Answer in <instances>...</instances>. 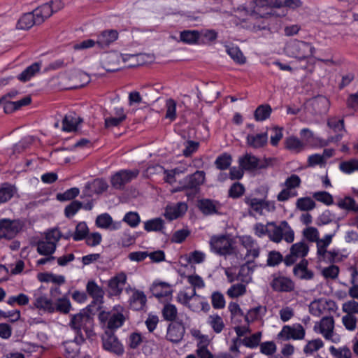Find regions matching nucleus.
Listing matches in <instances>:
<instances>
[{"label": "nucleus", "instance_id": "f257e3e1", "mask_svg": "<svg viewBox=\"0 0 358 358\" xmlns=\"http://www.w3.org/2000/svg\"><path fill=\"white\" fill-rule=\"evenodd\" d=\"M63 7L64 3L61 0H52L45 3L37 7L32 12L23 14L17 20L16 29L27 30L34 24H41L53 13L61 10Z\"/></svg>", "mask_w": 358, "mask_h": 358}, {"label": "nucleus", "instance_id": "f03ea898", "mask_svg": "<svg viewBox=\"0 0 358 358\" xmlns=\"http://www.w3.org/2000/svg\"><path fill=\"white\" fill-rule=\"evenodd\" d=\"M254 12L264 18L273 15V8L286 6L294 9L301 6L300 0H254Z\"/></svg>", "mask_w": 358, "mask_h": 358}, {"label": "nucleus", "instance_id": "7ed1b4c3", "mask_svg": "<svg viewBox=\"0 0 358 358\" xmlns=\"http://www.w3.org/2000/svg\"><path fill=\"white\" fill-rule=\"evenodd\" d=\"M268 238L275 243L284 240L287 243H291L294 240V232L289 223L284 220L278 224L275 222H269Z\"/></svg>", "mask_w": 358, "mask_h": 358}, {"label": "nucleus", "instance_id": "20e7f679", "mask_svg": "<svg viewBox=\"0 0 358 358\" xmlns=\"http://www.w3.org/2000/svg\"><path fill=\"white\" fill-rule=\"evenodd\" d=\"M93 315L92 305H89L79 313L71 315L69 325L78 334L81 329L88 332L93 326Z\"/></svg>", "mask_w": 358, "mask_h": 358}, {"label": "nucleus", "instance_id": "39448f33", "mask_svg": "<svg viewBox=\"0 0 358 358\" xmlns=\"http://www.w3.org/2000/svg\"><path fill=\"white\" fill-rule=\"evenodd\" d=\"M62 237V233L57 228L48 230L45 238L37 243V252L44 256L52 255L57 248V243Z\"/></svg>", "mask_w": 358, "mask_h": 358}, {"label": "nucleus", "instance_id": "423d86ee", "mask_svg": "<svg viewBox=\"0 0 358 358\" xmlns=\"http://www.w3.org/2000/svg\"><path fill=\"white\" fill-rule=\"evenodd\" d=\"M315 50L310 43L299 40L290 41L285 47V51L289 57L301 60L313 56Z\"/></svg>", "mask_w": 358, "mask_h": 358}, {"label": "nucleus", "instance_id": "0eeeda50", "mask_svg": "<svg viewBox=\"0 0 358 358\" xmlns=\"http://www.w3.org/2000/svg\"><path fill=\"white\" fill-rule=\"evenodd\" d=\"M123 310L124 308L119 306L114 312H100L98 317L100 322L106 325L108 329H116L121 327L125 321V317L122 313Z\"/></svg>", "mask_w": 358, "mask_h": 358}, {"label": "nucleus", "instance_id": "6e6552de", "mask_svg": "<svg viewBox=\"0 0 358 358\" xmlns=\"http://www.w3.org/2000/svg\"><path fill=\"white\" fill-rule=\"evenodd\" d=\"M139 173V170L136 169L120 170L111 177V185L116 189H123L125 185L138 177Z\"/></svg>", "mask_w": 358, "mask_h": 358}, {"label": "nucleus", "instance_id": "1a4fd4ad", "mask_svg": "<svg viewBox=\"0 0 358 358\" xmlns=\"http://www.w3.org/2000/svg\"><path fill=\"white\" fill-rule=\"evenodd\" d=\"M209 243L211 250L219 255L225 256L233 253L231 243L225 235L212 236Z\"/></svg>", "mask_w": 358, "mask_h": 358}, {"label": "nucleus", "instance_id": "9d476101", "mask_svg": "<svg viewBox=\"0 0 358 358\" xmlns=\"http://www.w3.org/2000/svg\"><path fill=\"white\" fill-rule=\"evenodd\" d=\"M205 180V173L203 171H196L193 174H190L185 177L179 181V187L177 191H183L186 189H192L196 192L201 185Z\"/></svg>", "mask_w": 358, "mask_h": 358}, {"label": "nucleus", "instance_id": "9b49d317", "mask_svg": "<svg viewBox=\"0 0 358 358\" xmlns=\"http://www.w3.org/2000/svg\"><path fill=\"white\" fill-rule=\"evenodd\" d=\"M309 251L308 245L304 241L296 243L290 247L289 253L285 257L286 266L294 265L299 259H304Z\"/></svg>", "mask_w": 358, "mask_h": 358}, {"label": "nucleus", "instance_id": "f8f14e48", "mask_svg": "<svg viewBox=\"0 0 358 358\" xmlns=\"http://www.w3.org/2000/svg\"><path fill=\"white\" fill-rule=\"evenodd\" d=\"M102 341L103 348L105 350L117 356L123 355L124 352V346L113 333L106 331L102 337Z\"/></svg>", "mask_w": 358, "mask_h": 358}, {"label": "nucleus", "instance_id": "ddd939ff", "mask_svg": "<svg viewBox=\"0 0 358 358\" xmlns=\"http://www.w3.org/2000/svg\"><path fill=\"white\" fill-rule=\"evenodd\" d=\"M305 329L300 324H294L292 326L285 325L278 334L279 338H282L284 341L301 340L305 337Z\"/></svg>", "mask_w": 358, "mask_h": 358}, {"label": "nucleus", "instance_id": "4468645a", "mask_svg": "<svg viewBox=\"0 0 358 358\" xmlns=\"http://www.w3.org/2000/svg\"><path fill=\"white\" fill-rule=\"evenodd\" d=\"M21 229L22 226L18 221L2 219L0 220V238L11 239Z\"/></svg>", "mask_w": 358, "mask_h": 358}, {"label": "nucleus", "instance_id": "2eb2a0df", "mask_svg": "<svg viewBox=\"0 0 358 358\" xmlns=\"http://www.w3.org/2000/svg\"><path fill=\"white\" fill-rule=\"evenodd\" d=\"M86 292L90 297L92 298V301L90 305L92 307L94 305L97 306V310L101 308L103 303V298L105 292L101 287L93 280H89L86 285Z\"/></svg>", "mask_w": 358, "mask_h": 358}, {"label": "nucleus", "instance_id": "dca6fc26", "mask_svg": "<svg viewBox=\"0 0 358 358\" xmlns=\"http://www.w3.org/2000/svg\"><path fill=\"white\" fill-rule=\"evenodd\" d=\"M239 166L245 171H254L256 169H263L266 167V164L262 163L257 157L250 154L246 153L238 159Z\"/></svg>", "mask_w": 358, "mask_h": 358}, {"label": "nucleus", "instance_id": "f3484780", "mask_svg": "<svg viewBox=\"0 0 358 358\" xmlns=\"http://www.w3.org/2000/svg\"><path fill=\"white\" fill-rule=\"evenodd\" d=\"M198 208L206 216L221 214L222 204L216 200L202 199L198 201Z\"/></svg>", "mask_w": 358, "mask_h": 358}, {"label": "nucleus", "instance_id": "a211bd4d", "mask_svg": "<svg viewBox=\"0 0 358 358\" xmlns=\"http://www.w3.org/2000/svg\"><path fill=\"white\" fill-rule=\"evenodd\" d=\"M270 285L274 291L280 292H290L295 287L294 282L285 276H274Z\"/></svg>", "mask_w": 358, "mask_h": 358}, {"label": "nucleus", "instance_id": "6ab92c4d", "mask_svg": "<svg viewBox=\"0 0 358 358\" xmlns=\"http://www.w3.org/2000/svg\"><path fill=\"white\" fill-rule=\"evenodd\" d=\"M126 282L127 275L124 273H117L111 278L108 282L110 294L115 296L120 295Z\"/></svg>", "mask_w": 358, "mask_h": 358}, {"label": "nucleus", "instance_id": "aec40b11", "mask_svg": "<svg viewBox=\"0 0 358 358\" xmlns=\"http://www.w3.org/2000/svg\"><path fill=\"white\" fill-rule=\"evenodd\" d=\"M328 127L334 132L338 133L334 136L330 137L327 141H323L322 146H326L329 142H338L343 137V131H345L343 120H338L336 118H331L327 122Z\"/></svg>", "mask_w": 358, "mask_h": 358}, {"label": "nucleus", "instance_id": "412c9836", "mask_svg": "<svg viewBox=\"0 0 358 358\" xmlns=\"http://www.w3.org/2000/svg\"><path fill=\"white\" fill-rule=\"evenodd\" d=\"M242 245L246 249L245 259L252 260L259 256L260 247L258 243L251 236H243L242 238Z\"/></svg>", "mask_w": 358, "mask_h": 358}, {"label": "nucleus", "instance_id": "4be33fe9", "mask_svg": "<svg viewBox=\"0 0 358 358\" xmlns=\"http://www.w3.org/2000/svg\"><path fill=\"white\" fill-rule=\"evenodd\" d=\"M132 294L129 298V302L130 308L134 310H141L144 308L147 303V297L143 291L131 289Z\"/></svg>", "mask_w": 358, "mask_h": 358}, {"label": "nucleus", "instance_id": "5701e85b", "mask_svg": "<svg viewBox=\"0 0 358 358\" xmlns=\"http://www.w3.org/2000/svg\"><path fill=\"white\" fill-rule=\"evenodd\" d=\"M268 133L250 134L246 137L247 145L254 149L264 148L268 143Z\"/></svg>", "mask_w": 358, "mask_h": 358}, {"label": "nucleus", "instance_id": "b1692460", "mask_svg": "<svg viewBox=\"0 0 358 358\" xmlns=\"http://www.w3.org/2000/svg\"><path fill=\"white\" fill-rule=\"evenodd\" d=\"M117 38L118 32L116 30L108 29L103 31L97 36L96 42L100 48H106L115 42Z\"/></svg>", "mask_w": 358, "mask_h": 358}, {"label": "nucleus", "instance_id": "393cba45", "mask_svg": "<svg viewBox=\"0 0 358 358\" xmlns=\"http://www.w3.org/2000/svg\"><path fill=\"white\" fill-rule=\"evenodd\" d=\"M185 331L186 327L170 323L167 327L166 338L171 343H178L182 340Z\"/></svg>", "mask_w": 358, "mask_h": 358}, {"label": "nucleus", "instance_id": "a878e982", "mask_svg": "<svg viewBox=\"0 0 358 358\" xmlns=\"http://www.w3.org/2000/svg\"><path fill=\"white\" fill-rule=\"evenodd\" d=\"M108 188L107 182L100 178L94 179L92 182L86 183L85 187V194L92 196L94 194H99L106 191Z\"/></svg>", "mask_w": 358, "mask_h": 358}, {"label": "nucleus", "instance_id": "bb28decb", "mask_svg": "<svg viewBox=\"0 0 358 358\" xmlns=\"http://www.w3.org/2000/svg\"><path fill=\"white\" fill-rule=\"evenodd\" d=\"M308 262L306 259H301L293 268L294 275L301 280H311L314 277V273L308 269Z\"/></svg>", "mask_w": 358, "mask_h": 358}, {"label": "nucleus", "instance_id": "cd10ccee", "mask_svg": "<svg viewBox=\"0 0 358 358\" xmlns=\"http://www.w3.org/2000/svg\"><path fill=\"white\" fill-rule=\"evenodd\" d=\"M150 292L156 298L162 299L171 295L173 290L169 284L164 282H160L153 283L150 287Z\"/></svg>", "mask_w": 358, "mask_h": 358}, {"label": "nucleus", "instance_id": "c85d7f7f", "mask_svg": "<svg viewBox=\"0 0 358 358\" xmlns=\"http://www.w3.org/2000/svg\"><path fill=\"white\" fill-rule=\"evenodd\" d=\"M83 120L74 113L66 114L62 120V130L67 132L77 130Z\"/></svg>", "mask_w": 358, "mask_h": 358}, {"label": "nucleus", "instance_id": "c756f323", "mask_svg": "<svg viewBox=\"0 0 358 358\" xmlns=\"http://www.w3.org/2000/svg\"><path fill=\"white\" fill-rule=\"evenodd\" d=\"M252 260L248 259L247 262L241 266L237 273V280L243 283H249L252 280V275L254 269L251 266Z\"/></svg>", "mask_w": 358, "mask_h": 358}, {"label": "nucleus", "instance_id": "7c9ffc66", "mask_svg": "<svg viewBox=\"0 0 358 358\" xmlns=\"http://www.w3.org/2000/svg\"><path fill=\"white\" fill-rule=\"evenodd\" d=\"M320 333L329 340L333 336L334 329V320L333 317H324L320 322Z\"/></svg>", "mask_w": 358, "mask_h": 358}, {"label": "nucleus", "instance_id": "2f4dec72", "mask_svg": "<svg viewBox=\"0 0 358 358\" xmlns=\"http://www.w3.org/2000/svg\"><path fill=\"white\" fill-rule=\"evenodd\" d=\"M187 210V205L184 202H180L173 207L167 208L165 215L170 220H175L184 215Z\"/></svg>", "mask_w": 358, "mask_h": 358}, {"label": "nucleus", "instance_id": "473e14b6", "mask_svg": "<svg viewBox=\"0 0 358 358\" xmlns=\"http://www.w3.org/2000/svg\"><path fill=\"white\" fill-rule=\"evenodd\" d=\"M41 69V64L35 62L27 66L21 73L17 76V79L21 82H27L38 73Z\"/></svg>", "mask_w": 358, "mask_h": 358}, {"label": "nucleus", "instance_id": "72a5a7b5", "mask_svg": "<svg viewBox=\"0 0 358 358\" xmlns=\"http://www.w3.org/2000/svg\"><path fill=\"white\" fill-rule=\"evenodd\" d=\"M206 322L216 334L221 333L225 327L222 317L218 314L210 315Z\"/></svg>", "mask_w": 358, "mask_h": 358}, {"label": "nucleus", "instance_id": "f704fd0d", "mask_svg": "<svg viewBox=\"0 0 358 358\" xmlns=\"http://www.w3.org/2000/svg\"><path fill=\"white\" fill-rule=\"evenodd\" d=\"M164 229V221L160 217L153 218L144 222V229L148 232L162 231Z\"/></svg>", "mask_w": 358, "mask_h": 358}, {"label": "nucleus", "instance_id": "c9c22d12", "mask_svg": "<svg viewBox=\"0 0 358 358\" xmlns=\"http://www.w3.org/2000/svg\"><path fill=\"white\" fill-rule=\"evenodd\" d=\"M272 112V108L268 104L259 106L254 113L255 120L257 122H262L268 119Z\"/></svg>", "mask_w": 358, "mask_h": 358}, {"label": "nucleus", "instance_id": "e433bc0d", "mask_svg": "<svg viewBox=\"0 0 358 358\" xmlns=\"http://www.w3.org/2000/svg\"><path fill=\"white\" fill-rule=\"evenodd\" d=\"M41 282H52L60 285L65 282V278L62 275H55L52 273H42L38 276Z\"/></svg>", "mask_w": 358, "mask_h": 358}, {"label": "nucleus", "instance_id": "4c0bfd02", "mask_svg": "<svg viewBox=\"0 0 358 358\" xmlns=\"http://www.w3.org/2000/svg\"><path fill=\"white\" fill-rule=\"evenodd\" d=\"M285 148L292 152L299 153L304 149L305 145L298 138L290 136L285 140Z\"/></svg>", "mask_w": 358, "mask_h": 358}, {"label": "nucleus", "instance_id": "58836bf2", "mask_svg": "<svg viewBox=\"0 0 358 358\" xmlns=\"http://www.w3.org/2000/svg\"><path fill=\"white\" fill-rule=\"evenodd\" d=\"M200 38V34L196 30H184L180 32V39L187 44L196 43Z\"/></svg>", "mask_w": 358, "mask_h": 358}, {"label": "nucleus", "instance_id": "ea45409f", "mask_svg": "<svg viewBox=\"0 0 358 358\" xmlns=\"http://www.w3.org/2000/svg\"><path fill=\"white\" fill-rule=\"evenodd\" d=\"M311 103L316 112L318 113L325 112L327 110L329 106V101L328 99L321 95L314 97L312 99Z\"/></svg>", "mask_w": 358, "mask_h": 358}, {"label": "nucleus", "instance_id": "a19ab883", "mask_svg": "<svg viewBox=\"0 0 358 358\" xmlns=\"http://www.w3.org/2000/svg\"><path fill=\"white\" fill-rule=\"evenodd\" d=\"M34 306L38 309L46 310L49 313L55 312V306L52 301L43 296L36 299Z\"/></svg>", "mask_w": 358, "mask_h": 358}, {"label": "nucleus", "instance_id": "79ce46f5", "mask_svg": "<svg viewBox=\"0 0 358 358\" xmlns=\"http://www.w3.org/2000/svg\"><path fill=\"white\" fill-rule=\"evenodd\" d=\"M226 51L230 57L236 63L239 64H245L246 62L245 57L243 56L242 52L237 46H227Z\"/></svg>", "mask_w": 358, "mask_h": 358}, {"label": "nucleus", "instance_id": "37998d69", "mask_svg": "<svg viewBox=\"0 0 358 358\" xmlns=\"http://www.w3.org/2000/svg\"><path fill=\"white\" fill-rule=\"evenodd\" d=\"M162 313L165 320L173 322L176 320L178 315V310L176 306L171 303H167L164 305Z\"/></svg>", "mask_w": 358, "mask_h": 358}, {"label": "nucleus", "instance_id": "c03bdc74", "mask_svg": "<svg viewBox=\"0 0 358 358\" xmlns=\"http://www.w3.org/2000/svg\"><path fill=\"white\" fill-rule=\"evenodd\" d=\"M339 169L344 173L351 174L358 171V159H351L348 161L342 162L339 164Z\"/></svg>", "mask_w": 358, "mask_h": 358}, {"label": "nucleus", "instance_id": "a18cd8bd", "mask_svg": "<svg viewBox=\"0 0 358 358\" xmlns=\"http://www.w3.org/2000/svg\"><path fill=\"white\" fill-rule=\"evenodd\" d=\"M296 206L301 211H309L315 208V203L310 197H301L296 200Z\"/></svg>", "mask_w": 358, "mask_h": 358}, {"label": "nucleus", "instance_id": "49530a36", "mask_svg": "<svg viewBox=\"0 0 358 358\" xmlns=\"http://www.w3.org/2000/svg\"><path fill=\"white\" fill-rule=\"evenodd\" d=\"M285 263V257L282 255L276 250H271L268 254L266 265L271 267L278 266L281 262Z\"/></svg>", "mask_w": 358, "mask_h": 358}, {"label": "nucleus", "instance_id": "de8ad7c7", "mask_svg": "<svg viewBox=\"0 0 358 358\" xmlns=\"http://www.w3.org/2000/svg\"><path fill=\"white\" fill-rule=\"evenodd\" d=\"M245 203L255 212L262 215L263 213V199L252 197H245Z\"/></svg>", "mask_w": 358, "mask_h": 358}, {"label": "nucleus", "instance_id": "09e8293b", "mask_svg": "<svg viewBox=\"0 0 358 358\" xmlns=\"http://www.w3.org/2000/svg\"><path fill=\"white\" fill-rule=\"evenodd\" d=\"M210 299L212 306L214 309H222L225 307V299L224 295L220 292H213L211 294Z\"/></svg>", "mask_w": 358, "mask_h": 358}, {"label": "nucleus", "instance_id": "8fccbe9b", "mask_svg": "<svg viewBox=\"0 0 358 358\" xmlns=\"http://www.w3.org/2000/svg\"><path fill=\"white\" fill-rule=\"evenodd\" d=\"M13 194L14 187L8 183H4L0 187V203L7 202L13 197Z\"/></svg>", "mask_w": 358, "mask_h": 358}, {"label": "nucleus", "instance_id": "3c124183", "mask_svg": "<svg viewBox=\"0 0 358 358\" xmlns=\"http://www.w3.org/2000/svg\"><path fill=\"white\" fill-rule=\"evenodd\" d=\"M88 227L85 222H79L76 227V231L73 235V238L76 241L83 240L88 234Z\"/></svg>", "mask_w": 358, "mask_h": 358}, {"label": "nucleus", "instance_id": "603ef678", "mask_svg": "<svg viewBox=\"0 0 358 358\" xmlns=\"http://www.w3.org/2000/svg\"><path fill=\"white\" fill-rule=\"evenodd\" d=\"M231 164V157L227 153H224L217 157L215 162L216 167L220 170L227 169Z\"/></svg>", "mask_w": 358, "mask_h": 358}, {"label": "nucleus", "instance_id": "864d4df0", "mask_svg": "<svg viewBox=\"0 0 358 358\" xmlns=\"http://www.w3.org/2000/svg\"><path fill=\"white\" fill-rule=\"evenodd\" d=\"M55 311H57L64 314L69 313L71 304L69 299L66 298L59 299L54 304Z\"/></svg>", "mask_w": 358, "mask_h": 358}, {"label": "nucleus", "instance_id": "5fc2aeb1", "mask_svg": "<svg viewBox=\"0 0 358 358\" xmlns=\"http://www.w3.org/2000/svg\"><path fill=\"white\" fill-rule=\"evenodd\" d=\"M337 205L341 209L358 211V205H356L355 199L350 196H345L344 199H340Z\"/></svg>", "mask_w": 358, "mask_h": 358}, {"label": "nucleus", "instance_id": "6e6d98bb", "mask_svg": "<svg viewBox=\"0 0 358 358\" xmlns=\"http://www.w3.org/2000/svg\"><path fill=\"white\" fill-rule=\"evenodd\" d=\"M246 292V287L242 283H238L231 286L227 294L230 298H237L240 296L245 294Z\"/></svg>", "mask_w": 358, "mask_h": 358}, {"label": "nucleus", "instance_id": "4d7b16f0", "mask_svg": "<svg viewBox=\"0 0 358 358\" xmlns=\"http://www.w3.org/2000/svg\"><path fill=\"white\" fill-rule=\"evenodd\" d=\"M324 345L323 341L320 339H315L308 342L303 348V352L306 355H312Z\"/></svg>", "mask_w": 358, "mask_h": 358}, {"label": "nucleus", "instance_id": "13d9d810", "mask_svg": "<svg viewBox=\"0 0 358 358\" xmlns=\"http://www.w3.org/2000/svg\"><path fill=\"white\" fill-rule=\"evenodd\" d=\"M262 337L261 332H257L253 334L252 336L249 337L244 338L241 342L242 343L250 348H255L259 345Z\"/></svg>", "mask_w": 358, "mask_h": 358}, {"label": "nucleus", "instance_id": "bf43d9fd", "mask_svg": "<svg viewBox=\"0 0 358 358\" xmlns=\"http://www.w3.org/2000/svg\"><path fill=\"white\" fill-rule=\"evenodd\" d=\"M245 189L243 184L239 182H234L229 188L228 194L232 199H238L245 193Z\"/></svg>", "mask_w": 358, "mask_h": 358}, {"label": "nucleus", "instance_id": "052dcab7", "mask_svg": "<svg viewBox=\"0 0 358 358\" xmlns=\"http://www.w3.org/2000/svg\"><path fill=\"white\" fill-rule=\"evenodd\" d=\"M329 351L336 358H351L352 357V352L348 347L336 348L334 346H331Z\"/></svg>", "mask_w": 358, "mask_h": 358}, {"label": "nucleus", "instance_id": "680f3d73", "mask_svg": "<svg viewBox=\"0 0 358 358\" xmlns=\"http://www.w3.org/2000/svg\"><path fill=\"white\" fill-rule=\"evenodd\" d=\"M122 221L131 227L135 228L139 224L141 218L138 213L130 211L124 215Z\"/></svg>", "mask_w": 358, "mask_h": 358}, {"label": "nucleus", "instance_id": "e2e57ef3", "mask_svg": "<svg viewBox=\"0 0 358 358\" xmlns=\"http://www.w3.org/2000/svg\"><path fill=\"white\" fill-rule=\"evenodd\" d=\"M80 193L78 187H72L66 190L64 193L57 194V199L60 201H69L75 199Z\"/></svg>", "mask_w": 358, "mask_h": 358}, {"label": "nucleus", "instance_id": "0e129e2a", "mask_svg": "<svg viewBox=\"0 0 358 358\" xmlns=\"http://www.w3.org/2000/svg\"><path fill=\"white\" fill-rule=\"evenodd\" d=\"M111 224L112 217L107 213L98 215L96 219V225L101 229H108Z\"/></svg>", "mask_w": 358, "mask_h": 358}, {"label": "nucleus", "instance_id": "69168bd1", "mask_svg": "<svg viewBox=\"0 0 358 358\" xmlns=\"http://www.w3.org/2000/svg\"><path fill=\"white\" fill-rule=\"evenodd\" d=\"M313 196L317 201L322 202L327 206L334 203L332 195L325 191L316 192L313 194Z\"/></svg>", "mask_w": 358, "mask_h": 358}, {"label": "nucleus", "instance_id": "338daca9", "mask_svg": "<svg viewBox=\"0 0 358 358\" xmlns=\"http://www.w3.org/2000/svg\"><path fill=\"white\" fill-rule=\"evenodd\" d=\"M66 355L69 358H73L79 350L78 345L72 341L64 342Z\"/></svg>", "mask_w": 358, "mask_h": 358}, {"label": "nucleus", "instance_id": "774afa93", "mask_svg": "<svg viewBox=\"0 0 358 358\" xmlns=\"http://www.w3.org/2000/svg\"><path fill=\"white\" fill-rule=\"evenodd\" d=\"M301 183L300 177L296 174H292L285 180L283 185L289 189L295 190L296 188L300 187Z\"/></svg>", "mask_w": 358, "mask_h": 358}]
</instances>
